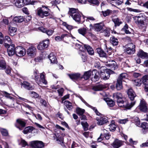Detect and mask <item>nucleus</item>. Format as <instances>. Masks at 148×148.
<instances>
[{
  "label": "nucleus",
  "instance_id": "62",
  "mask_svg": "<svg viewBox=\"0 0 148 148\" xmlns=\"http://www.w3.org/2000/svg\"><path fill=\"white\" fill-rule=\"evenodd\" d=\"M11 39L8 36H5V38L4 39L3 41L4 42H6L9 43L11 42Z\"/></svg>",
  "mask_w": 148,
  "mask_h": 148
},
{
  "label": "nucleus",
  "instance_id": "18",
  "mask_svg": "<svg viewBox=\"0 0 148 148\" xmlns=\"http://www.w3.org/2000/svg\"><path fill=\"white\" fill-rule=\"evenodd\" d=\"M127 94L128 95L129 97L130 100L132 101H133L135 97L136 96V95L134 92L133 90L130 88L127 91Z\"/></svg>",
  "mask_w": 148,
  "mask_h": 148
},
{
  "label": "nucleus",
  "instance_id": "52",
  "mask_svg": "<svg viewBox=\"0 0 148 148\" xmlns=\"http://www.w3.org/2000/svg\"><path fill=\"white\" fill-rule=\"evenodd\" d=\"M107 103L108 106L110 107H113L115 104L114 102L111 99H108L107 100Z\"/></svg>",
  "mask_w": 148,
  "mask_h": 148
},
{
  "label": "nucleus",
  "instance_id": "17",
  "mask_svg": "<svg viewBox=\"0 0 148 148\" xmlns=\"http://www.w3.org/2000/svg\"><path fill=\"white\" fill-rule=\"evenodd\" d=\"M123 143L122 141L116 139L113 142L112 145L114 148H119L122 145Z\"/></svg>",
  "mask_w": 148,
  "mask_h": 148
},
{
  "label": "nucleus",
  "instance_id": "6",
  "mask_svg": "<svg viewBox=\"0 0 148 148\" xmlns=\"http://www.w3.org/2000/svg\"><path fill=\"white\" fill-rule=\"evenodd\" d=\"M135 45L133 43H129L126 46L125 51L130 54H133L135 51Z\"/></svg>",
  "mask_w": 148,
  "mask_h": 148
},
{
  "label": "nucleus",
  "instance_id": "7",
  "mask_svg": "<svg viewBox=\"0 0 148 148\" xmlns=\"http://www.w3.org/2000/svg\"><path fill=\"white\" fill-rule=\"evenodd\" d=\"M31 148H41L44 146L43 143L41 141H34L31 142Z\"/></svg>",
  "mask_w": 148,
  "mask_h": 148
},
{
  "label": "nucleus",
  "instance_id": "60",
  "mask_svg": "<svg viewBox=\"0 0 148 148\" xmlns=\"http://www.w3.org/2000/svg\"><path fill=\"white\" fill-rule=\"evenodd\" d=\"M62 24L63 25L65 26L69 30H71L73 28L72 26L68 25L66 22H64Z\"/></svg>",
  "mask_w": 148,
  "mask_h": 148
},
{
  "label": "nucleus",
  "instance_id": "28",
  "mask_svg": "<svg viewBox=\"0 0 148 148\" xmlns=\"http://www.w3.org/2000/svg\"><path fill=\"white\" fill-rule=\"evenodd\" d=\"M110 41L111 43L113 46H116L119 43L117 39L113 36L110 37Z\"/></svg>",
  "mask_w": 148,
  "mask_h": 148
},
{
  "label": "nucleus",
  "instance_id": "4",
  "mask_svg": "<svg viewBox=\"0 0 148 148\" xmlns=\"http://www.w3.org/2000/svg\"><path fill=\"white\" fill-rule=\"evenodd\" d=\"M133 18L136 24L142 26L145 25L144 20L145 18L143 16H135L133 17Z\"/></svg>",
  "mask_w": 148,
  "mask_h": 148
},
{
  "label": "nucleus",
  "instance_id": "63",
  "mask_svg": "<svg viewBox=\"0 0 148 148\" xmlns=\"http://www.w3.org/2000/svg\"><path fill=\"white\" fill-rule=\"evenodd\" d=\"M127 9L128 10L131 12L133 11L136 12H141L140 10H139L133 9L130 8H127Z\"/></svg>",
  "mask_w": 148,
  "mask_h": 148
},
{
  "label": "nucleus",
  "instance_id": "5",
  "mask_svg": "<svg viewBox=\"0 0 148 148\" xmlns=\"http://www.w3.org/2000/svg\"><path fill=\"white\" fill-rule=\"evenodd\" d=\"M26 122L25 120L23 119H19L16 120L15 126L21 130L22 128L25 126Z\"/></svg>",
  "mask_w": 148,
  "mask_h": 148
},
{
  "label": "nucleus",
  "instance_id": "19",
  "mask_svg": "<svg viewBox=\"0 0 148 148\" xmlns=\"http://www.w3.org/2000/svg\"><path fill=\"white\" fill-rule=\"evenodd\" d=\"M137 55L138 57L141 58L142 59H147L148 58V54L144 52L142 50H140L138 52L137 54Z\"/></svg>",
  "mask_w": 148,
  "mask_h": 148
},
{
  "label": "nucleus",
  "instance_id": "37",
  "mask_svg": "<svg viewBox=\"0 0 148 148\" xmlns=\"http://www.w3.org/2000/svg\"><path fill=\"white\" fill-rule=\"evenodd\" d=\"M40 78L39 80L40 81V84L41 83L46 84H47V82L45 79V75L43 73H41L40 75Z\"/></svg>",
  "mask_w": 148,
  "mask_h": 148
},
{
  "label": "nucleus",
  "instance_id": "38",
  "mask_svg": "<svg viewBox=\"0 0 148 148\" xmlns=\"http://www.w3.org/2000/svg\"><path fill=\"white\" fill-rule=\"evenodd\" d=\"M104 88V86L103 85H98L94 86L93 89L95 91H99L102 90Z\"/></svg>",
  "mask_w": 148,
  "mask_h": 148
},
{
  "label": "nucleus",
  "instance_id": "27",
  "mask_svg": "<svg viewBox=\"0 0 148 148\" xmlns=\"http://www.w3.org/2000/svg\"><path fill=\"white\" fill-rule=\"evenodd\" d=\"M17 30V29L15 27L11 26L9 27V33L10 35L12 36H14Z\"/></svg>",
  "mask_w": 148,
  "mask_h": 148
},
{
  "label": "nucleus",
  "instance_id": "25",
  "mask_svg": "<svg viewBox=\"0 0 148 148\" xmlns=\"http://www.w3.org/2000/svg\"><path fill=\"white\" fill-rule=\"evenodd\" d=\"M68 75L71 79L74 81L77 80L80 77V74L78 73L69 74Z\"/></svg>",
  "mask_w": 148,
  "mask_h": 148
},
{
  "label": "nucleus",
  "instance_id": "43",
  "mask_svg": "<svg viewBox=\"0 0 148 148\" xmlns=\"http://www.w3.org/2000/svg\"><path fill=\"white\" fill-rule=\"evenodd\" d=\"M78 12V10L77 9H75L73 8L70 9L69 13L70 16H72V15L75 14Z\"/></svg>",
  "mask_w": 148,
  "mask_h": 148
},
{
  "label": "nucleus",
  "instance_id": "58",
  "mask_svg": "<svg viewBox=\"0 0 148 148\" xmlns=\"http://www.w3.org/2000/svg\"><path fill=\"white\" fill-rule=\"evenodd\" d=\"M81 124L84 128V130L86 131L88 130V125L86 122L84 123L82 122L81 123Z\"/></svg>",
  "mask_w": 148,
  "mask_h": 148
},
{
  "label": "nucleus",
  "instance_id": "33",
  "mask_svg": "<svg viewBox=\"0 0 148 148\" xmlns=\"http://www.w3.org/2000/svg\"><path fill=\"white\" fill-rule=\"evenodd\" d=\"M92 75V71H89L85 72L83 76V78L85 79H88Z\"/></svg>",
  "mask_w": 148,
  "mask_h": 148
},
{
  "label": "nucleus",
  "instance_id": "41",
  "mask_svg": "<svg viewBox=\"0 0 148 148\" xmlns=\"http://www.w3.org/2000/svg\"><path fill=\"white\" fill-rule=\"evenodd\" d=\"M6 67V64L3 60H0V69H4Z\"/></svg>",
  "mask_w": 148,
  "mask_h": 148
},
{
  "label": "nucleus",
  "instance_id": "34",
  "mask_svg": "<svg viewBox=\"0 0 148 148\" xmlns=\"http://www.w3.org/2000/svg\"><path fill=\"white\" fill-rule=\"evenodd\" d=\"M97 53L101 57H105L106 56V53L101 48H97L96 49Z\"/></svg>",
  "mask_w": 148,
  "mask_h": 148
},
{
  "label": "nucleus",
  "instance_id": "57",
  "mask_svg": "<svg viewBox=\"0 0 148 148\" xmlns=\"http://www.w3.org/2000/svg\"><path fill=\"white\" fill-rule=\"evenodd\" d=\"M0 131L2 134L4 136H7L8 134V132L6 129L1 128L0 129Z\"/></svg>",
  "mask_w": 148,
  "mask_h": 148
},
{
  "label": "nucleus",
  "instance_id": "53",
  "mask_svg": "<svg viewBox=\"0 0 148 148\" xmlns=\"http://www.w3.org/2000/svg\"><path fill=\"white\" fill-rule=\"evenodd\" d=\"M45 48H47L49 44V40L48 39H47L46 40L41 42Z\"/></svg>",
  "mask_w": 148,
  "mask_h": 148
},
{
  "label": "nucleus",
  "instance_id": "9",
  "mask_svg": "<svg viewBox=\"0 0 148 148\" xmlns=\"http://www.w3.org/2000/svg\"><path fill=\"white\" fill-rule=\"evenodd\" d=\"M106 65L109 66L112 70H115L117 68L116 62L113 60L107 61Z\"/></svg>",
  "mask_w": 148,
  "mask_h": 148
},
{
  "label": "nucleus",
  "instance_id": "46",
  "mask_svg": "<svg viewBox=\"0 0 148 148\" xmlns=\"http://www.w3.org/2000/svg\"><path fill=\"white\" fill-rule=\"evenodd\" d=\"M127 76V75L125 73H122L118 77V80H120L122 82L124 79L126 78V77Z\"/></svg>",
  "mask_w": 148,
  "mask_h": 148
},
{
  "label": "nucleus",
  "instance_id": "50",
  "mask_svg": "<svg viewBox=\"0 0 148 148\" xmlns=\"http://www.w3.org/2000/svg\"><path fill=\"white\" fill-rule=\"evenodd\" d=\"M133 121L137 126H139L140 124V121L138 118L136 116H134Z\"/></svg>",
  "mask_w": 148,
  "mask_h": 148
},
{
  "label": "nucleus",
  "instance_id": "21",
  "mask_svg": "<svg viewBox=\"0 0 148 148\" xmlns=\"http://www.w3.org/2000/svg\"><path fill=\"white\" fill-rule=\"evenodd\" d=\"M99 73L97 71V70H94L92 71V76H93L92 77V79L93 80H94V81H97L99 79Z\"/></svg>",
  "mask_w": 148,
  "mask_h": 148
},
{
  "label": "nucleus",
  "instance_id": "36",
  "mask_svg": "<svg viewBox=\"0 0 148 148\" xmlns=\"http://www.w3.org/2000/svg\"><path fill=\"white\" fill-rule=\"evenodd\" d=\"M109 133V132H108L107 130L106 129H104L103 130V133L101 134H102V136H103L106 139L108 140L111 136Z\"/></svg>",
  "mask_w": 148,
  "mask_h": 148
},
{
  "label": "nucleus",
  "instance_id": "49",
  "mask_svg": "<svg viewBox=\"0 0 148 148\" xmlns=\"http://www.w3.org/2000/svg\"><path fill=\"white\" fill-rule=\"evenodd\" d=\"M102 13L104 16L105 17L109 15H110L112 13V11L111 10L108 9L106 11H102Z\"/></svg>",
  "mask_w": 148,
  "mask_h": 148
},
{
  "label": "nucleus",
  "instance_id": "26",
  "mask_svg": "<svg viewBox=\"0 0 148 148\" xmlns=\"http://www.w3.org/2000/svg\"><path fill=\"white\" fill-rule=\"evenodd\" d=\"M14 21L17 23H21L24 21V18L22 16H16L13 19Z\"/></svg>",
  "mask_w": 148,
  "mask_h": 148
},
{
  "label": "nucleus",
  "instance_id": "2",
  "mask_svg": "<svg viewBox=\"0 0 148 148\" xmlns=\"http://www.w3.org/2000/svg\"><path fill=\"white\" fill-rule=\"evenodd\" d=\"M114 73V72L110 69H107L104 71H101L99 73L100 77L104 80L109 78L111 74Z\"/></svg>",
  "mask_w": 148,
  "mask_h": 148
},
{
  "label": "nucleus",
  "instance_id": "61",
  "mask_svg": "<svg viewBox=\"0 0 148 148\" xmlns=\"http://www.w3.org/2000/svg\"><path fill=\"white\" fill-rule=\"evenodd\" d=\"M23 2L24 3V4L27 5L29 4H31L34 5V3L33 2H31V0H23Z\"/></svg>",
  "mask_w": 148,
  "mask_h": 148
},
{
  "label": "nucleus",
  "instance_id": "8",
  "mask_svg": "<svg viewBox=\"0 0 148 148\" xmlns=\"http://www.w3.org/2000/svg\"><path fill=\"white\" fill-rule=\"evenodd\" d=\"M97 123L99 125H102L108 122V118L105 116L97 117L96 118Z\"/></svg>",
  "mask_w": 148,
  "mask_h": 148
},
{
  "label": "nucleus",
  "instance_id": "1",
  "mask_svg": "<svg viewBox=\"0 0 148 148\" xmlns=\"http://www.w3.org/2000/svg\"><path fill=\"white\" fill-rule=\"evenodd\" d=\"M49 9L45 6L42 8H39L36 10L37 15L41 18H43L49 16L50 14Z\"/></svg>",
  "mask_w": 148,
  "mask_h": 148
},
{
  "label": "nucleus",
  "instance_id": "23",
  "mask_svg": "<svg viewBox=\"0 0 148 148\" xmlns=\"http://www.w3.org/2000/svg\"><path fill=\"white\" fill-rule=\"evenodd\" d=\"M84 47L88 54L90 55H92L94 54V51L93 49L89 45H84Z\"/></svg>",
  "mask_w": 148,
  "mask_h": 148
},
{
  "label": "nucleus",
  "instance_id": "3",
  "mask_svg": "<svg viewBox=\"0 0 148 148\" xmlns=\"http://www.w3.org/2000/svg\"><path fill=\"white\" fill-rule=\"evenodd\" d=\"M25 49L21 47L18 46L15 48V53L18 56H22L25 55Z\"/></svg>",
  "mask_w": 148,
  "mask_h": 148
},
{
  "label": "nucleus",
  "instance_id": "40",
  "mask_svg": "<svg viewBox=\"0 0 148 148\" xmlns=\"http://www.w3.org/2000/svg\"><path fill=\"white\" fill-rule=\"evenodd\" d=\"M116 87L118 90H120L122 89L123 88L122 82L117 79Z\"/></svg>",
  "mask_w": 148,
  "mask_h": 148
},
{
  "label": "nucleus",
  "instance_id": "55",
  "mask_svg": "<svg viewBox=\"0 0 148 148\" xmlns=\"http://www.w3.org/2000/svg\"><path fill=\"white\" fill-rule=\"evenodd\" d=\"M109 129L110 131H114L116 128V125L113 123H112L109 125Z\"/></svg>",
  "mask_w": 148,
  "mask_h": 148
},
{
  "label": "nucleus",
  "instance_id": "48",
  "mask_svg": "<svg viewBox=\"0 0 148 148\" xmlns=\"http://www.w3.org/2000/svg\"><path fill=\"white\" fill-rule=\"evenodd\" d=\"M76 111L78 114L80 115H82L84 113L85 110L80 108H77L76 109Z\"/></svg>",
  "mask_w": 148,
  "mask_h": 148
},
{
  "label": "nucleus",
  "instance_id": "39",
  "mask_svg": "<svg viewBox=\"0 0 148 148\" xmlns=\"http://www.w3.org/2000/svg\"><path fill=\"white\" fill-rule=\"evenodd\" d=\"M64 103L69 110H71L72 109L73 107L72 105V103L70 101H66L64 102Z\"/></svg>",
  "mask_w": 148,
  "mask_h": 148
},
{
  "label": "nucleus",
  "instance_id": "16",
  "mask_svg": "<svg viewBox=\"0 0 148 148\" xmlns=\"http://www.w3.org/2000/svg\"><path fill=\"white\" fill-rule=\"evenodd\" d=\"M39 29L42 32L46 33L48 36L51 35L54 32V31L51 29H47L43 27H40Z\"/></svg>",
  "mask_w": 148,
  "mask_h": 148
},
{
  "label": "nucleus",
  "instance_id": "30",
  "mask_svg": "<svg viewBox=\"0 0 148 148\" xmlns=\"http://www.w3.org/2000/svg\"><path fill=\"white\" fill-rule=\"evenodd\" d=\"M34 129L32 127H25L23 131L24 134H27L29 133H32L34 130Z\"/></svg>",
  "mask_w": 148,
  "mask_h": 148
},
{
  "label": "nucleus",
  "instance_id": "42",
  "mask_svg": "<svg viewBox=\"0 0 148 148\" xmlns=\"http://www.w3.org/2000/svg\"><path fill=\"white\" fill-rule=\"evenodd\" d=\"M113 96L114 99H117V100H121L122 97L121 94L120 93L116 92L113 94Z\"/></svg>",
  "mask_w": 148,
  "mask_h": 148
},
{
  "label": "nucleus",
  "instance_id": "24",
  "mask_svg": "<svg viewBox=\"0 0 148 148\" xmlns=\"http://www.w3.org/2000/svg\"><path fill=\"white\" fill-rule=\"evenodd\" d=\"M112 21L114 23L115 26H119L122 23L121 20L118 17L113 18L112 19Z\"/></svg>",
  "mask_w": 148,
  "mask_h": 148
},
{
  "label": "nucleus",
  "instance_id": "56",
  "mask_svg": "<svg viewBox=\"0 0 148 148\" xmlns=\"http://www.w3.org/2000/svg\"><path fill=\"white\" fill-rule=\"evenodd\" d=\"M31 96L35 98H37L38 97V95L36 92L33 91H30L29 92Z\"/></svg>",
  "mask_w": 148,
  "mask_h": 148
},
{
  "label": "nucleus",
  "instance_id": "32",
  "mask_svg": "<svg viewBox=\"0 0 148 148\" xmlns=\"http://www.w3.org/2000/svg\"><path fill=\"white\" fill-rule=\"evenodd\" d=\"M34 79L36 82L38 84L40 85V81L39 80V75L38 72L37 71H34Z\"/></svg>",
  "mask_w": 148,
  "mask_h": 148
},
{
  "label": "nucleus",
  "instance_id": "44",
  "mask_svg": "<svg viewBox=\"0 0 148 148\" xmlns=\"http://www.w3.org/2000/svg\"><path fill=\"white\" fill-rule=\"evenodd\" d=\"M133 84L136 86H139L141 84V81L140 79H136L133 80Z\"/></svg>",
  "mask_w": 148,
  "mask_h": 148
},
{
  "label": "nucleus",
  "instance_id": "22",
  "mask_svg": "<svg viewBox=\"0 0 148 148\" xmlns=\"http://www.w3.org/2000/svg\"><path fill=\"white\" fill-rule=\"evenodd\" d=\"M14 2L15 6L18 8H21L24 5L23 0H14Z\"/></svg>",
  "mask_w": 148,
  "mask_h": 148
},
{
  "label": "nucleus",
  "instance_id": "13",
  "mask_svg": "<svg viewBox=\"0 0 148 148\" xmlns=\"http://www.w3.org/2000/svg\"><path fill=\"white\" fill-rule=\"evenodd\" d=\"M22 86L24 88L29 90H32L34 89V86L32 85L28 82L26 81H24L22 84Z\"/></svg>",
  "mask_w": 148,
  "mask_h": 148
},
{
  "label": "nucleus",
  "instance_id": "35",
  "mask_svg": "<svg viewBox=\"0 0 148 148\" xmlns=\"http://www.w3.org/2000/svg\"><path fill=\"white\" fill-rule=\"evenodd\" d=\"M141 127L144 130L143 132L145 134L148 131V124L146 122H143L141 123Z\"/></svg>",
  "mask_w": 148,
  "mask_h": 148
},
{
  "label": "nucleus",
  "instance_id": "12",
  "mask_svg": "<svg viewBox=\"0 0 148 148\" xmlns=\"http://www.w3.org/2000/svg\"><path fill=\"white\" fill-rule=\"evenodd\" d=\"M36 51V48L33 46H31L27 49V53L29 56H33L35 55Z\"/></svg>",
  "mask_w": 148,
  "mask_h": 148
},
{
  "label": "nucleus",
  "instance_id": "54",
  "mask_svg": "<svg viewBox=\"0 0 148 148\" xmlns=\"http://www.w3.org/2000/svg\"><path fill=\"white\" fill-rule=\"evenodd\" d=\"M128 26L127 24H125L124 27L122 29V30L125 32L126 34H130V32L128 29Z\"/></svg>",
  "mask_w": 148,
  "mask_h": 148
},
{
  "label": "nucleus",
  "instance_id": "45",
  "mask_svg": "<svg viewBox=\"0 0 148 148\" xmlns=\"http://www.w3.org/2000/svg\"><path fill=\"white\" fill-rule=\"evenodd\" d=\"M2 92L3 94L6 97L9 98L11 99L12 100H14V98L10 96V95H11V94H9L5 91H2Z\"/></svg>",
  "mask_w": 148,
  "mask_h": 148
},
{
  "label": "nucleus",
  "instance_id": "64",
  "mask_svg": "<svg viewBox=\"0 0 148 148\" xmlns=\"http://www.w3.org/2000/svg\"><path fill=\"white\" fill-rule=\"evenodd\" d=\"M128 121V120L125 119H123L119 120L118 121V122L120 123L124 124Z\"/></svg>",
  "mask_w": 148,
  "mask_h": 148
},
{
  "label": "nucleus",
  "instance_id": "10",
  "mask_svg": "<svg viewBox=\"0 0 148 148\" xmlns=\"http://www.w3.org/2000/svg\"><path fill=\"white\" fill-rule=\"evenodd\" d=\"M82 15V13L78 12L75 14L72 15L71 17L76 22L80 23L84 21H81Z\"/></svg>",
  "mask_w": 148,
  "mask_h": 148
},
{
  "label": "nucleus",
  "instance_id": "11",
  "mask_svg": "<svg viewBox=\"0 0 148 148\" xmlns=\"http://www.w3.org/2000/svg\"><path fill=\"white\" fill-rule=\"evenodd\" d=\"M140 110L144 112H146L147 110V105L145 101L143 99L141 100L139 105Z\"/></svg>",
  "mask_w": 148,
  "mask_h": 148
},
{
  "label": "nucleus",
  "instance_id": "59",
  "mask_svg": "<svg viewBox=\"0 0 148 148\" xmlns=\"http://www.w3.org/2000/svg\"><path fill=\"white\" fill-rule=\"evenodd\" d=\"M38 49L40 50H42L45 49V48L41 42H40L37 47Z\"/></svg>",
  "mask_w": 148,
  "mask_h": 148
},
{
  "label": "nucleus",
  "instance_id": "29",
  "mask_svg": "<svg viewBox=\"0 0 148 148\" xmlns=\"http://www.w3.org/2000/svg\"><path fill=\"white\" fill-rule=\"evenodd\" d=\"M117 103L118 106L121 107H127L126 105V101H124L122 99L117 100Z\"/></svg>",
  "mask_w": 148,
  "mask_h": 148
},
{
  "label": "nucleus",
  "instance_id": "47",
  "mask_svg": "<svg viewBox=\"0 0 148 148\" xmlns=\"http://www.w3.org/2000/svg\"><path fill=\"white\" fill-rule=\"evenodd\" d=\"M88 2L90 4L98 5L99 4V2L98 0H88Z\"/></svg>",
  "mask_w": 148,
  "mask_h": 148
},
{
  "label": "nucleus",
  "instance_id": "31",
  "mask_svg": "<svg viewBox=\"0 0 148 148\" xmlns=\"http://www.w3.org/2000/svg\"><path fill=\"white\" fill-rule=\"evenodd\" d=\"M78 33L83 35L85 36L88 32V29L86 28H82L78 30Z\"/></svg>",
  "mask_w": 148,
  "mask_h": 148
},
{
  "label": "nucleus",
  "instance_id": "20",
  "mask_svg": "<svg viewBox=\"0 0 148 148\" xmlns=\"http://www.w3.org/2000/svg\"><path fill=\"white\" fill-rule=\"evenodd\" d=\"M48 58L49 59L51 63H56L57 62L56 57L55 54L53 53H51L48 56Z\"/></svg>",
  "mask_w": 148,
  "mask_h": 148
},
{
  "label": "nucleus",
  "instance_id": "14",
  "mask_svg": "<svg viewBox=\"0 0 148 148\" xmlns=\"http://www.w3.org/2000/svg\"><path fill=\"white\" fill-rule=\"evenodd\" d=\"M7 52L9 56H11L14 54L15 53V48L14 45L13 44H12L8 48Z\"/></svg>",
  "mask_w": 148,
  "mask_h": 148
},
{
  "label": "nucleus",
  "instance_id": "51",
  "mask_svg": "<svg viewBox=\"0 0 148 148\" xmlns=\"http://www.w3.org/2000/svg\"><path fill=\"white\" fill-rule=\"evenodd\" d=\"M135 103V101H133L130 103H128L126 101V105L127 106V107H125V108L128 109H130L134 105Z\"/></svg>",
  "mask_w": 148,
  "mask_h": 148
},
{
  "label": "nucleus",
  "instance_id": "15",
  "mask_svg": "<svg viewBox=\"0 0 148 148\" xmlns=\"http://www.w3.org/2000/svg\"><path fill=\"white\" fill-rule=\"evenodd\" d=\"M104 25L103 24L101 23H96L94 25L93 28L95 31L99 32L102 29Z\"/></svg>",
  "mask_w": 148,
  "mask_h": 148
}]
</instances>
